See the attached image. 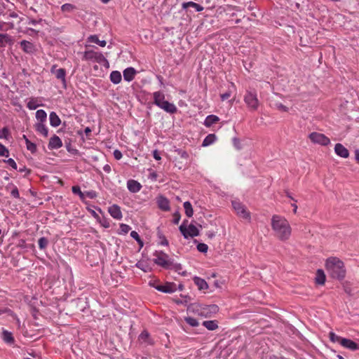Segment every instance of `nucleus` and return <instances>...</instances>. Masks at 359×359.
Wrapping results in <instances>:
<instances>
[{
  "mask_svg": "<svg viewBox=\"0 0 359 359\" xmlns=\"http://www.w3.org/2000/svg\"><path fill=\"white\" fill-rule=\"evenodd\" d=\"M271 226L275 236L280 241L288 240L292 234V227L288 220L280 215H273L271 218Z\"/></svg>",
  "mask_w": 359,
  "mask_h": 359,
  "instance_id": "1",
  "label": "nucleus"
},
{
  "mask_svg": "<svg viewBox=\"0 0 359 359\" xmlns=\"http://www.w3.org/2000/svg\"><path fill=\"white\" fill-rule=\"evenodd\" d=\"M325 269L330 276L334 278L341 280L346 276V268L338 258H328L325 262Z\"/></svg>",
  "mask_w": 359,
  "mask_h": 359,
  "instance_id": "2",
  "label": "nucleus"
},
{
  "mask_svg": "<svg viewBox=\"0 0 359 359\" xmlns=\"http://www.w3.org/2000/svg\"><path fill=\"white\" fill-rule=\"evenodd\" d=\"M154 103L167 113L175 114L177 109L175 105L165 100V95L161 91H156L153 93Z\"/></svg>",
  "mask_w": 359,
  "mask_h": 359,
  "instance_id": "3",
  "label": "nucleus"
},
{
  "mask_svg": "<svg viewBox=\"0 0 359 359\" xmlns=\"http://www.w3.org/2000/svg\"><path fill=\"white\" fill-rule=\"evenodd\" d=\"M154 256L155 257L154 262L163 269H170V267H175L176 270L181 269L180 264L173 265L172 261L170 259L169 256L162 251H156Z\"/></svg>",
  "mask_w": 359,
  "mask_h": 359,
  "instance_id": "4",
  "label": "nucleus"
},
{
  "mask_svg": "<svg viewBox=\"0 0 359 359\" xmlns=\"http://www.w3.org/2000/svg\"><path fill=\"white\" fill-rule=\"evenodd\" d=\"M244 102L248 108L252 111H256L259 105L257 95L255 90H247L244 95Z\"/></svg>",
  "mask_w": 359,
  "mask_h": 359,
  "instance_id": "5",
  "label": "nucleus"
},
{
  "mask_svg": "<svg viewBox=\"0 0 359 359\" xmlns=\"http://www.w3.org/2000/svg\"><path fill=\"white\" fill-rule=\"evenodd\" d=\"M231 203L235 212L239 217L248 222L251 220L250 212L248 210L247 208L243 203L239 201H237V199L232 201Z\"/></svg>",
  "mask_w": 359,
  "mask_h": 359,
  "instance_id": "6",
  "label": "nucleus"
},
{
  "mask_svg": "<svg viewBox=\"0 0 359 359\" xmlns=\"http://www.w3.org/2000/svg\"><path fill=\"white\" fill-rule=\"evenodd\" d=\"M83 60L96 62L101 65H108V60L104 57L100 52L93 50H86L83 53Z\"/></svg>",
  "mask_w": 359,
  "mask_h": 359,
  "instance_id": "7",
  "label": "nucleus"
},
{
  "mask_svg": "<svg viewBox=\"0 0 359 359\" xmlns=\"http://www.w3.org/2000/svg\"><path fill=\"white\" fill-rule=\"evenodd\" d=\"M179 229L184 238H193L199 234V231L196 226L190 224L187 226L183 222L179 227Z\"/></svg>",
  "mask_w": 359,
  "mask_h": 359,
  "instance_id": "8",
  "label": "nucleus"
},
{
  "mask_svg": "<svg viewBox=\"0 0 359 359\" xmlns=\"http://www.w3.org/2000/svg\"><path fill=\"white\" fill-rule=\"evenodd\" d=\"M309 139L314 144H318L321 146H326L330 143V138L323 133L312 132L309 134Z\"/></svg>",
  "mask_w": 359,
  "mask_h": 359,
  "instance_id": "9",
  "label": "nucleus"
},
{
  "mask_svg": "<svg viewBox=\"0 0 359 359\" xmlns=\"http://www.w3.org/2000/svg\"><path fill=\"white\" fill-rule=\"evenodd\" d=\"M218 311L219 307L215 304L205 305L203 306H200L198 313L202 317L209 318L212 315L216 314Z\"/></svg>",
  "mask_w": 359,
  "mask_h": 359,
  "instance_id": "10",
  "label": "nucleus"
},
{
  "mask_svg": "<svg viewBox=\"0 0 359 359\" xmlns=\"http://www.w3.org/2000/svg\"><path fill=\"white\" fill-rule=\"evenodd\" d=\"M334 153L339 157L347 158L350 155L348 149L341 143H337L334 145Z\"/></svg>",
  "mask_w": 359,
  "mask_h": 359,
  "instance_id": "11",
  "label": "nucleus"
},
{
  "mask_svg": "<svg viewBox=\"0 0 359 359\" xmlns=\"http://www.w3.org/2000/svg\"><path fill=\"white\" fill-rule=\"evenodd\" d=\"M62 147L61 138L56 135H53L49 140L48 147L50 149H56Z\"/></svg>",
  "mask_w": 359,
  "mask_h": 359,
  "instance_id": "12",
  "label": "nucleus"
},
{
  "mask_svg": "<svg viewBox=\"0 0 359 359\" xmlns=\"http://www.w3.org/2000/svg\"><path fill=\"white\" fill-rule=\"evenodd\" d=\"M156 290L164 293H172L176 290V287L173 283H166L163 285L156 286Z\"/></svg>",
  "mask_w": 359,
  "mask_h": 359,
  "instance_id": "13",
  "label": "nucleus"
},
{
  "mask_svg": "<svg viewBox=\"0 0 359 359\" xmlns=\"http://www.w3.org/2000/svg\"><path fill=\"white\" fill-rule=\"evenodd\" d=\"M126 185L128 190L133 194L138 193L142 187L140 182L133 180L128 181Z\"/></svg>",
  "mask_w": 359,
  "mask_h": 359,
  "instance_id": "14",
  "label": "nucleus"
},
{
  "mask_svg": "<svg viewBox=\"0 0 359 359\" xmlns=\"http://www.w3.org/2000/svg\"><path fill=\"white\" fill-rule=\"evenodd\" d=\"M341 345L349 350L355 351L359 349V344L351 339H347V338H343Z\"/></svg>",
  "mask_w": 359,
  "mask_h": 359,
  "instance_id": "15",
  "label": "nucleus"
},
{
  "mask_svg": "<svg viewBox=\"0 0 359 359\" xmlns=\"http://www.w3.org/2000/svg\"><path fill=\"white\" fill-rule=\"evenodd\" d=\"M20 46L22 50L27 54H33L36 51L35 46L32 43L25 40L20 42Z\"/></svg>",
  "mask_w": 359,
  "mask_h": 359,
  "instance_id": "16",
  "label": "nucleus"
},
{
  "mask_svg": "<svg viewBox=\"0 0 359 359\" xmlns=\"http://www.w3.org/2000/svg\"><path fill=\"white\" fill-rule=\"evenodd\" d=\"M136 74L137 71L134 67H127L123 72V76L125 81L130 82L134 79Z\"/></svg>",
  "mask_w": 359,
  "mask_h": 359,
  "instance_id": "17",
  "label": "nucleus"
},
{
  "mask_svg": "<svg viewBox=\"0 0 359 359\" xmlns=\"http://www.w3.org/2000/svg\"><path fill=\"white\" fill-rule=\"evenodd\" d=\"M108 212L110 214V215L116 219H120L122 217V213L121 211V209L118 205H112L109 207Z\"/></svg>",
  "mask_w": 359,
  "mask_h": 359,
  "instance_id": "18",
  "label": "nucleus"
},
{
  "mask_svg": "<svg viewBox=\"0 0 359 359\" xmlns=\"http://www.w3.org/2000/svg\"><path fill=\"white\" fill-rule=\"evenodd\" d=\"M158 207L163 210H168L170 208V203L165 196H160L157 198Z\"/></svg>",
  "mask_w": 359,
  "mask_h": 359,
  "instance_id": "19",
  "label": "nucleus"
},
{
  "mask_svg": "<svg viewBox=\"0 0 359 359\" xmlns=\"http://www.w3.org/2000/svg\"><path fill=\"white\" fill-rule=\"evenodd\" d=\"M49 123L52 127H58L61 124V120L57 114L50 112L49 114Z\"/></svg>",
  "mask_w": 359,
  "mask_h": 359,
  "instance_id": "20",
  "label": "nucleus"
},
{
  "mask_svg": "<svg viewBox=\"0 0 359 359\" xmlns=\"http://www.w3.org/2000/svg\"><path fill=\"white\" fill-rule=\"evenodd\" d=\"M270 107L282 112H288L289 108L282 103L276 101H271L270 102Z\"/></svg>",
  "mask_w": 359,
  "mask_h": 359,
  "instance_id": "21",
  "label": "nucleus"
},
{
  "mask_svg": "<svg viewBox=\"0 0 359 359\" xmlns=\"http://www.w3.org/2000/svg\"><path fill=\"white\" fill-rule=\"evenodd\" d=\"M34 128L36 132L40 133L44 137L48 136V128L45 126V123H37L34 125Z\"/></svg>",
  "mask_w": 359,
  "mask_h": 359,
  "instance_id": "22",
  "label": "nucleus"
},
{
  "mask_svg": "<svg viewBox=\"0 0 359 359\" xmlns=\"http://www.w3.org/2000/svg\"><path fill=\"white\" fill-rule=\"evenodd\" d=\"M194 282L199 290H207L209 287L205 280L200 277H194Z\"/></svg>",
  "mask_w": 359,
  "mask_h": 359,
  "instance_id": "23",
  "label": "nucleus"
},
{
  "mask_svg": "<svg viewBox=\"0 0 359 359\" xmlns=\"http://www.w3.org/2000/svg\"><path fill=\"white\" fill-rule=\"evenodd\" d=\"M219 118L218 116L215 115H210L205 118V122H203V124L206 127H212L213 124L217 123L219 122Z\"/></svg>",
  "mask_w": 359,
  "mask_h": 359,
  "instance_id": "24",
  "label": "nucleus"
},
{
  "mask_svg": "<svg viewBox=\"0 0 359 359\" xmlns=\"http://www.w3.org/2000/svg\"><path fill=\"white\" fill-rule=\"evenodd\" d=\"M183 8H187L189 7L194 8L196 11L200 12L204 10V7L198 4L194 1H187L182 4Z\"/></svg>",
  "mask_w": 359,
  "mask_h": 359,
  "instance_id": "25",
  "label": "nucleus"
},
{
  "mask_svg": "<svg viewBox=\"0 0 359 359\" xmlns=\"http://www.w3.org/2000/svg\"><path fill=\"white\" fill-rule=\"evenodd\" d=\"M217 140V136L215 134H209L206 135L202 142V146L208 147L213 144Z\"/></svg>",
  "mask_w": 359,
  "mask_h": 359,
  "instance_id": "26",
  "label": "nucleus"
},
{
  "mask_svg": "<svg viewBox=\"0 0 359 359\" xmlns=\"http://www.w3.org/2000/svg\"><path fill=\"white\" fill-rule=\"evenodd\" d=\"M203 326L210 331H215L218 328V323L216 320H206L202 323Z\"/></svg>",
  "mask_w": 359,
  "mask_h": 359,
  "instance_id": "27",
  "label": "nucleus"
},
{
  "mask_svg": "<svg viewBox=\"0 0 359 359\" xmlns=\"http://www.w3.org/2000/svg\"><path fill=\"white\" fill-rule=\"evenodd\" d=\"M39 106H41V104L39 103V100L34 97L30 98L27 104V107L29 110H34Z\"/></svg>",
  "mask_w": 359,
  "mask_h": 359,
  "instance_id": "28",
  "label": "nucleus"
},
{
  "mask_svg": "<svg viewBox=\"0 0 359 359\" xmlns=\"http://www.w3.org/2000/svg\"><path fill=\"white\" fill-rule=\"evenodd\" d=\"M110 81L114 83V84H118L121 82V73L118 72V71H112L111 73H110Z\"/></svg>",
  "mask_w": 359,
  "mask_h": 359,
  "instance_id": "29",
  "label": "nucleus"
},
{
  "mask_svg": "<svg viewBox=\"0 0 359 359\" xmlns=\"http://www.w3.org/2000/svg\"><path fill=\"white\" fill-rule=\"evenodd\" d=\"M316 282L318 284L323 285L325 282V274L323 269H318L316 276Z\"/></svg>",
  "mask_w": 359,
  "mask_h": 359,
  "instance_id": "30",
  "label": "nucleus"
},
{
  "mask_svg": "<svg viewBox=\"0 0 359 359\" xmlns=\"http://www.w3.org/2000/svg\"><path fill=\"white\" fill-rule=\"evenodd\" d=\"M56 78L61 79L62 82L66 83V71L63 68H59L54 73Z\"/></svg>",
  "mask_w": 359,
  "mask_h": 359,
  "instance_id": "31",
  "label": "nucleus"
},
{
  "mask_svg": "<svg viewBox=\"0 0 359 359\" xmlns=\"http://www.w3.org/2000/svg\"><path fill=\"white\" fill-rule=\"evenodd\" d=\"M62 12L65 13H71L76 10V6L72 4H65L60 7Z\"/></svg>",
  "mask_w": 359,
  "mask_h": 359,
  "instance_id": "32",
  "label": "nucleus"
},
{
  "mask_svg": "<svg viewBox=\"0 0 359 359\" xmlns=\"http://www.w3.org/2000/svg\"><path fill=\"white\" fill-rule=\"evenodd\" d=\"M88 41L90 42V43H96L101 47H104L107 44L105 41L99 40L98 37L96 35H90L88 38Z\"/></svg>",
  "mask_w": 359,
  "mask_h": 359,
  "instance_id": "33",
  "label": "nucleus"
},
{
  "mask_svg": "<svg viewBox=\"0 0 359 359\" xmlns=\"http://www.w3.org/2000/svg\"><path fill=\"white\" fill-rule=\"evenodd\" d=\"M46 113L42 109L37 110L36 112V118L38 123H45L46 121Z\"/></svg>",
  "mask_w": 359,
  "mask_h": 359,
  "instance_id": "34",
  "label": "nucleus"
},
{
  "mask_svg": "<svg viewBox=\"0 0 359 359\" xmlns=\"http://www.w3.org/2000/svg\"><path fill=\"white\" fill-rule=\"evenodd\" d=\"M2 338L6 343H8L9 344H11V343L14 341L12 333L7 330L3 331Z\"/></svg>",
  "mask_w": 359,
  "mask_h": 359,
  "instance_id": "35",
  "label": "nucleus"
},
{
  "mask_svg": "<svg viewBox=\"0 0 359 359\" xmlns=\"http://www.w3.org/2000/svg\"><path fill=\"white\" fill-rule=\"evenodd\" d=\"M183 207L184 212L188 217H191L193 215V208L190 202H184Z\"/></svg>",
  "mask_w": 359,
  "mask_h": 359,
  "instance_id": "36",
  "label": "nucleus"
},
{
  "mask_svg": "<svg viewBox=\"0 0 359 359\" xmlns=\"http://www.w3.org/2000/svg\"><path fill=\"white\" fill-rule=\"evenodd\" d=\"M136 266L140 270H143L145 273H148V271H151V266L144 262H139L136 264Z\"/></svg>",
  "mask_w": 359,
  "mask_h": 359,
  "instance_id": "37",
  "label": "nucleus"
},
{
  "mask_svg": "<svg viewBox=\"0 0 359 359\" xmlns=\"http://www.w3.org/2000/svg\"><path fill=\"white\" fill-rule=\"evenodd\" d=\"M11 188V195L12 197H14L15 198H19L20 194L18 188L13 184H10L7 189Z\"/></svg>",
  "mask_w": 359,
  "mask_h": 359,
  "instance_id": "38",
  "label": "nucleus"
},
{
  "mask_svg": "<svg viewBox=\"0 0 359 359\" xmlns=\"http://www.w3.org/2000/svg\"><path fill=\"white\" fill-rule=\"evenodd\" d=\"M10 36L6 34H0V48L5 47L9 41Z\"/></svg>",
  "mask_w": 359,
  "mask_h": 359,
  "instance_id": "39",
  "label": "nucleus"
},
{
  "mask_svg": "<svg viewBox=\"0 0 359 359\" xmlns=\"http://www.w3.org/2000/svg\"><path fill=\"white\" fill-rule=\"evenodd\" d=\"M330 340L332 341L333 343H339V344H341V341L344 338H341L337 334H335L333 332H330L329 334Z\"/></svg>",
  "mask_w": 359,
  "mask_h": 359,
  "instance_id": "40",
  "label": "nucleus"
},
{
  "mask_svg": "<svg viewBox=\"0 0 359 359\" xmlns=\"http://www.w3.org/2000/svg\"><path fill=\"white\" fill-rule=\"evenodd\" d=\"M184 320L191 327H195L198 325L197 320L192 317H187L184 318Z\"/></svg>",
  "mask_w": 359,
  "mask_h": 359,
  "instance_id": "41",
  "label": "nucleus"
},
{
  "mask_svg": "<svg viewBox=\"0 0 359 359\" xmlns=\"http://www.w3.org/2000/svg\"><path fill=\"white\" fill-rule=\"evenodd\" d=\"M39 247L41 250L45 249L48 245V240L44 238L41 237L38 241Z\"/></svg>",
  "mask_w": 359,
  "mask_h": 359,
  "instance_id": "42",
  "label": "nucleus"
},
{
  "mask_svg": "<svg viewBox=\"0 0 359 359\" xmlns=\"http://www.w3.org/2000/svg\"><path fill=\"white\" fill-rule=\"evenodd\" d=\"M26 147L27 150L30 151L32 153H34L36 151V144L29 140H27Z\"/></svg>",
  "mask_w": 359,
  "mask_h": 359,
  "instance_id": "43",
  "label": "nucleus"
},
{
  "mask_svg": "<svg viewBox=\"0 0 359 359\" xmlns=\"http://www.w3.org/2000/svg\"><path fill=\"white\" fill-rule=\"evenodd\" d=\"M130 229L131 227L126 224H121L119 226V231L121 233L126 234Z\"/></svg>",
  "mask_w": 359,
  "mask_h": 359,
  "instance_id": "44",
  "label": "nucleus"
},
{
  "mask_svg": "<svg viewBox=\"0 0 359 359\" xmlns=\"http://www.w3.org/2000/svg\"><path fill=\"white\" fill-rule=\"evenodd\" d=\"M197 250L205 253L208 250V246L205 243H198L196 246Z\"/></svg>",
  "mask_w": 359,
  "mask_h": 359,
  "instance_id": "45",
  "label": "nucleus"
},
{
  "mask_svg": "<svg viewBox=\"0 0 359 359\" xmlns=\"http://www.w3.org/2000/svg\"><path fill=\"white\" fill-rule=\"evenodd\" d=\"M8 149L3 144L0 143V156H8Z\"/></svg>",
  "mask_w": 359,
  "mask_h": 359,
  "instance_id": "46",
  "label": "nucleus"
},
{
  "mask_svg": "<svg viewBox=\"0 0 359 359\" xmlns=\"http://www.w3.org/2000/svg\"><path fill=\"white\" fill-rule=\"evenodd\" d=\"M72 192L74 194L79 195L81 198H83V197H84V195L82 193L80 187H78V186H74V187H72Z\"/></svg>",
  "mask_w": 359,
  "mask_h": 359,
  "instance_id": "47",
  "label": "nucleus"
},
{
  "mask_svg": "<svg viewBox=\"0 0 359 359\" xmlns=\"http://www.w3.org/2000/svg\"><path fill=\"white\" fill-rule=\"evenodd\" d=\"M158 238L160 239V244L161 245L167 246L168 245V241L166 238L161 233H158Z\"/></svg>",
  "mask_w": 359,
  "mask_h": 359,
  "instance_id": "48",
  "label": "nucleus"
},
{
  "mask_svg": "<svg viewBox=\"0 0 359 359\" xmlns=\"http://www.w3.org/2000/svg\"><path fill=\"white\" fill-rule=\"evenodd\" d=\"M6 163H7L10 166H11L13 169L17 170L18 165L14 159L13 158H8V160L5 161Z\"/></svg>",
  "mask_w": 359,
  "mask_h": 359,
  "instance_id": "49",
  "label": "nucleus"
},
{
  "mask_svg": "<svg viewBox=\"0 0 359 359\" xmlns=\"http://www.w3.org/2000/svg\"><path fill=\"white\" fill-rule=\"evenodd\" d=\"M113 155H114V158L116 159V160H119V159H121L122 158V154L118 149H115L114 151Z\"/></svg>",
  "mask_w": 359,
  "mask_h": 359,
  "instance_id": "50",
  "label": "nucleus"
},
{
  "mask_svg": "<svg viewBox=\"0 0 359 359\" xmlns=\"http://www.w3.org/2000/svg\"><path fill=\"white\" fill-rule=\"evenodd\" d=\"M130 237H132L133 239H135L137 241H140L139 233L135 231H132L130 232Z\"/></svg>",
  "mask_w": 359,
  "mask_h": 359,
  "instance_id": "51",
  "label": "nucleus"
},
{
  "mask_svg": "<svg viewBox=\"0 0 359 359\" xmlns=\"http://www.w3.org/2000/svg\"><path fill=\"white\" fill-rule=\"evenodd\" d=\"M231 95V93L230 91H228L224 94L221 95V99L222 101H224L227 99H229Z\"/></svg>",
  "mask_w": 359,
  "mask_h": 359,
  "instance_id": "52",
  "label": "nucleus"
},
{
  "mask_svg": "<svg viewBox=\"0 0 359 359\" xmlns=\"http://www.w3.org/2000/svg\"><path fill=\"white\" fill-rule=\"evenodd\" d=\"M40 22H41V20H34V19H29L28 24L35 26L38 23H39Z\"/></svg>",
  "mask_w": 359,
  "mask_h": 359,
  "instance_id": "53",
  "label": "nucleus"
},
{
  "mask_svg": "<svg viewBox=\"0 0 359 359\" xmlns=\"http://www.w3.org/2000/svg\"><path fill=\"white\" fill-rule=\"evenodd\" d=\"M149 337V334H148V332H146V331H144V332H143L140 334V339L141 340H145V339H147V337Z\"/></svg>",
  "mask_w": 359,
  "mask_h": 359,
  "instance_id": "54",
  "label": "nucleus"
},
{
  "mask_svg": "<svg viewBox=\"0 0 359 359\" xmlns=\"http://www.w3.org/2000/svg\"><path fill=\"white\" fill-rule=\"evenodd\" d=\"M153 156L157 161H158V160H160L161 158V157L160 156V154L158 153V151L157 150H154V151Z\"/></svg>",
  "mask_w": 359,
  "mask_h": 359,
  "instance_id": "55",
  "label": "nucleus"
},
{
  "mask_svg": "<svg viewBox=\"0 0 359 359\" xmlns=\"http://www.w3.org/2000/svg\"><path fill=\"white\" fill-rule=\"evenodd\" d=\"M233 144L237 149H240V141L237 138H233Z\"/></svg>",
  "mask_w": 359,
  "mask_h": 359,
  "instance_id": "56",
  "label": "nucleus"
},
{
  "mask_svg": "<svg viewBox=\"0 0 359 359\" xmlns=\"http://www.w3.org/2000/svg\"><path fill=\"white\" fill-rule=\"evenodd\" d=\"M149 285L156 289V286L160 285L161 284H158L157 280H151L149 281Z\"/></svg>",
  "mask_w": 359,
  "mask_h": 359,
  "instance_id": "57",
  "label": "nucleus"
},
{
  "mask_svg": "<svg viewBox=\"0 0 359 359\" xmlns=\"http://www.w3.org/2000/svg\"><path fill=\"white\" fill-rule=\"evenodd\" d=\"M180 219V215H179V214H176V215H175V218H174L173 222H174L175 224H178V222H179Z\"/></svg>",
  "mask_w": 359,
  "mask_h": 359,
  "instance_id": "58",
  "label": "nucleus"
},
{
  "mask_svg": "<svg viewBox=\"0 0 359 359\" xmlns=\"http://www.w3.org/2000/svg\"><path fill=\"white\" fill-rule=\"evenodd\" d=\"M8 133V129H6V128L4 130H0V138L5 136L6 133Z\"/></svg>",
  "mask_w": 359,
  "mask_h": 359,
  "instance_id": "59",
  "label": "nucleus"
},
{
  "mask_svg": "<svg viewBox=\"0 0 359 359\" xmlns=\"http://www.w3.org/2000/svg\"><path fill=\"white\" fill-rule=\"evenodd\" d=\"M180 154L182 158H187L188 157V154L186 151H180Z\"/></svg>",
  "mask_w": 359,
  "mask_h": 359,
  "instance_id": "60",
  "label": "nucleus"
},
{
  "mask_svg": "<svg viewBox=\"0 0 359 359\" xmlns=\"http://www.w3.org/2000/svg\"><path fill=\"white\" fill-rule=\"evenodd\" d=\"M292 206L293 207V212H294V213H296V212H297V208H298L297 205L296 204V202L292 203Z\"/></svg>",
  "mask_w": 359,
  "mask_h": 359,
  "instance_id": "61",
  "label": "nucleus"
},
{
  "mask_svg": "<svg viewBox=\"0 0 359 359\" xmlns=\"http://www.w3.org/2000/svg\"><path fill=\"white\" fill-rule=\"evenodd\" d=\"M355 160L359 163V151L358 149L355 151Z\"/></svg>",
  "mask_w": 359,
  "mask_h": 359,
  "instance_id": "62",
  "label": "nucleus"
},
{
  "mask_svg": "<svg viewBox=\"0 0 359 359\" xmlns=\"http://www.w3.org/2000/svg\"><path fill=\"white\" fill-rule=\"evenodd\" d=\"M103 169H104V170L105 172H110V170H111V169H110V166H109V165H104V168H103Z\"/></svg>",
  "mask_w": 359,
  "mask_h": 359,
  "instance_id": "63",
  "label": "nucleus"
},
{
  "mask_svg": "<svg viewBox=\"0 0 359 359\" xmlns=\"http://www.w3.org/2000/svg\"><path fill=\"white\" fill-rule=\"evenodd\" d=\"M18 14L15 13V12H12L10 13V17L13 18H18Z\"/></svg>",
  "mask_w": 359,
  "mask_h": 359,
  "instance_id": "64",
  "label": "nucleus"
}]
</instances>
